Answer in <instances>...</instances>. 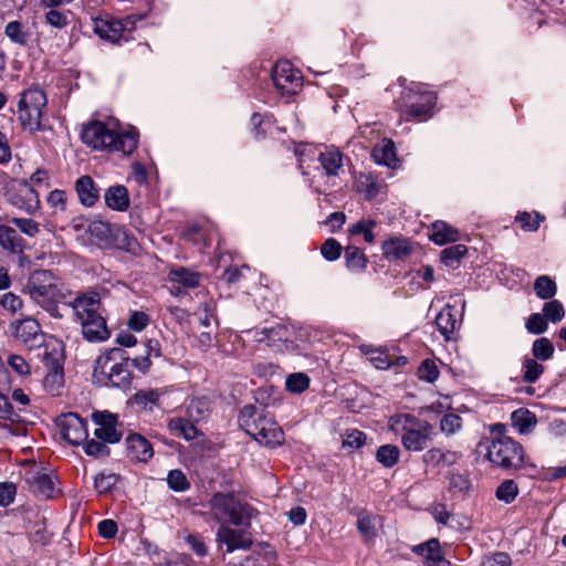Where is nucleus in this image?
<instances>
[{
	"instance_id": "obj_23",
	"label": "nucleus",
	"mask_w": 566,
	"mask_h": 566,
	"mask_svg": "<svg viewBox=\"0 0 566 566\" xmlns=\"http://www.w3.org/2000/svg\"><path fill=\"white\" fill-rule=\"evenodd\" d=\"M382 254L388 261L405 260L412 253L408 239L392 238L382 243Z\"/></svg>"
},
{
	"instance_id": "obj_20",
	"label": "nucleus",
	"mask_w": 566,
	"mask_h": 566,
	"mask_svg": "<svg viewBox=\"0 0 566 566\" xmlns=\"http://www.w3.org/2000/svg\"><path fill=\"white\" fill-rule=\"evenodd\" d=\"M0 247L10 255H22L27 244L14 228L0 224Z\"/></svg>"
},
{
	"instance_id": "obj_43",
	"label": "nucleus",
	"mask_w": 566,
	"mask_h": 566,
	"mask_svg": "<svg viewBox=\"0 0 566 566\" xmlns=\"http://www.w3.org/2000/svg\"><path fill=\"white\" fill-rule=\"evenodd\" d=\"M43 384L45 389L53 396L59 395V390L62 388L64 384V373L63 369H48V373L43 379Z\"/></svg>"
},
{
	"instance_id": "obj_11",
	"label": "nucleus",
	"mask_w": 566,
	"mask_h": 566,
	"mask_svg": "<svg viewBox=\"0 0 566 566\" xmlns=\"http://www.w3.org/2000/svg\"><path fill=\"white\" fill-rule=\"evenodd\" d=\"M422 84H412L409 93L418 95L416 102H411L408 106V115L417 120H426L433 115V107L437 102V95L430 91H422Z\"/></svg>"
},
{
	"instance_id": "obj_36",
	"label": "nucleus",
	"mask_w": 566,
	"mask_h": 566,
	"mask_svg": "<svg viewBox=\"0 0 566 566\" xmlns=\"http://www.w3.org/2000/svg\"><path fill=\"white\" fill-rule=\"evenodd\" d=\"M400 458V450L395 444H382L376 451V460L385 468H392Z\"/></svg>"
},
{
	"instance_id": "obj_39",
	"label": "nucleus",
	"mask_w": 566,
	"mask_h": 566,
	"mask_svg": "<svg viewBox=\"0 0 566 566\" xmlns=\"http://www.w3.org/2000/svg\"><path fill=\"white\" fill-rule=\"evenodd\" d=\"M554 345L551 339L546 337L537 338L532 345V355L536 360H548L554 356Z\"/></svg>"
},
{
	"instance_id": "obj_10",
	"label": "nucleus",
	"mask_w": 566,
	"mask_h": 566,
	"mask_svg": "<svg viewBox=\"0 0 566 566\" xmlns=\"http://www.w3.org/2000/svg\"><path fill=\"white\" fill-rule=\"evenodd\" d=\"M61 436L72 446L82 444L88 437L87 423L77 413L69 412L56 419Z\"/></svg>"
},
{
	"instance_id": "obj_18",
	"label": "nucleus",
	"mask_w": 566,
	"mask_h": 566,
	"mask_svg": "<svg viewBox=\"0 0 566 566\" xmlns=\"http://www.w3.org/2000/svg\"><path fill=\"white\" fill-rule=\"evenodd\" d=\"M125 443L127 449V457L132 461L146 463L154 455L151 443L139 433L128 434Z\"/></svg>"
},
{
	"instance_id": "obj_31",
	"label": "nucleus",
	"mask_w": 566,
	"mask_h": 566,
	"mask_svg": "<svg viewBox=\"0 0 566 566\" xmlns=\"http://www.w3.org/2000/svg\"><path fill=\"white\" fill-rule=\"evenodd\" d=\"M318 160L327 176H337L343 167V154L338 149L321 153Z\"/></svg>"
},
{
	"instance_id": "obj_40",
	"label": "nucleus",
	"mask_w": 566,
	"mask_h": 566,
	"mask_svg": "<svg viewBox=\"0 0 566 566\" xmlns=\"http://www.w3.org/2000/svg\"><path fill=\"white\" fill-rule=\"evenodd\" d=\"M542 314L547 322L559 323L565 316L563 304L558 300H551L544 303Z\"/></svg>"
},
{
	"instance_id": "obj_19",
	"label": "nucleus",
	"mask_w": 566,
	"mask_h": 566,
	"mask_svg": "<svg viewBox=\"0 0 566 566\" xmlns=\"http://www.w3.org/2000/svg\"><path fill=\"white\" fill-rule=\"evenodd\" d=\"M262 423L263 424L258 428L259 432L253 433L252 438L260 444L269 448L281 446L284 442V432L275 419L270 416L268 420H264Z\"/></svg>"
},
{
	"instance_id": "obj_46",
	"label": "nucleus",
	"mask_w": 566,
	"mask_h": 566,
	"mask_svg": "<svg viewBox=\"0 0 566 566\" xmlns=\"http://www.w3.org/2000/svg\"><path fill=\"white\" fill-rule=\"evenodd\" d=\"M518 494L517 484L513 480L503 481L496 489L495 496L506 504L512 503Z\"/></svg>"
},
{
	"instance_id": "obj_33",
	"label": "nucleus",
	"mask_w": 566,
	"mask_h": 566,
	"mask_svg": "<svg viewBox=\"0 0 566 566\" xmlns=\"http://www.w3.org/2000/svg\"><path fill=\"white\" fill-rule=\"evenodd\" d=\"M63 361H64V355H63V348L60 344H45L44 345V352H43V363L46 367V369H63Z\"/></svg>"
},
{
	"instance_id": "obj_8",
	"label": "nucleus",
	"mask_w": 566,
	"mask_h": 566,
	"mask_svg": "<svg viewBox=\"0 0 566 566\" xmlns=\"http://www.w3.org/2000/svg\"><path fill=\"white\" fill-rule=\"evenodd\" d=\"M272 81L282 95H294L302 86L301 72L287 60L279 61L272 70Z\"/></svg>"
},
{
	"instance_id": "obj_61",
	"label": "nucleus",
	"mask_w": 566,
	"mask_h": 566,
	"mask_svg": "<svg viewBox=\"0 0 566 566\" xmlns=\"http://www.w3.org/2000/svg\"><path fill=\"white\" fill-rule=\"evenodd\" d=\"M370 361L378 369H388L392 366V360L390 359V356L387 350H371Z\"/></svg>"
},
{
	"instance_id": "obj_64",
	"label": "nucleus",
	"mask_w": 566,
	"mask_h": 566,
	"mask_svg": "<svg viewBox=\"0 0 566 566\" xmlns=\"http://www.w3.org/2000/svg\"><path fill=\"white\" fill-rule=\"evenodd\" d=\"M262 334L264 337L260 338V340L268 339L269 342H276L287 339V328L281 324L270 328H264Z\"/></svg>"
},
{
	"instance_id": "obj_37",
	"label": "nucleus",
	"mask_w": 566,
	"mask_h": 566,
	"mask_svg": "<svg viewBox=\"0 0 566 566\" xmlns=\"http://www.w3.org/2000/svg\"><path fill=\"white\" fill-rule=\"evenodd\" d=\"M534 291L538 298L551 300L557 292L556 283L547 275H539L534 282Z\"/></svg>"
},
{
	"instance_id": "obj_50",
	"label": "nucleus",
	"mask_w": 566,
	"mask_h": 566,
	"mask_svg": "<svg viewBox=\"0 0 566 566\" xmlns=\"http://www.w3.org/2000/svg\"><path fill=\"white\" fill-rule=\"evenodd\" d=\"M525 328L530 334L541 335L547 331L548 322L542 313H533L526 319Z\"/></svg>"
},
{
	"instance_id": "obj_62",
	"label": "nucleus",
	"mask_w": 566,
	"mask_h": 566,
	"mask_svg": "<svg viewBox=\"0 0 566 566\" xmlns=\"http://www.w3.org/2000/svg\"><path fill=\"white\" fill-rule=\"evenodd\" d=\"M366 441V434L357 429L348 430L343 440L345 447L358 449L364 446Z\"/></svg>"
},
{
	"instance_id": "obj_25",
	"label": "nucleus",
	"mask_w": 566,
	"mask_h": 566,
	"mask_svg": "<svg viewBox=\"0 0 566 566\" xmlns=\"http://www.w3.org/2000/svg\"><path fill=\"white\" fill-rule=\"evenodd\" d=\"M104 200L112 210L126 211L129 207L128 190L123 185L111 186L104 193Z\"/></svg>"
},
{
	"instance_id": "obj_12",
	"label": "nucleus",
	"mask_w": 566,
	"mask_h": 566,
	"mask_svg": "<svg viewBox=\"0 0 566 566\" xmlns=\"http://www.w3.org/2000/svg\"><path fill=\"white\" fill-rule=\"evenodd\" d=\"M92 420L97 426L94 436L103 442L117 443L122 439V432L117 431L116 427L118 418L115 413L107 410L94 411Z\"/></svg>"
},
{
	"instance_id": "obj_9",
	"label": "nucleus",
	"mask_w": 566,
	"mask_h": 566,
	"mask_svg": "<svg viewBox=\"0 0 566 566\" xmlns=\"http://www.w3.org/2000/svg\"><path fill=\"white\" fill-rule=\"evenodd\" d=\"M8 202L14 208L33 214L40 208L36 190L28 180H20L7 192Z\"/></svg>"
},
{
	"instance_id": "obj_58",
	"label": "nucleus",
	"mask_w": 566,
	"mask_h": 566,
	"mask_svg": "<svg viewBox=\"0 0 566 566\" xmlns=\"http://www.w3.org/2000/svg\"><path fill=\"white\" fill-rule=\"evenodd\" d=\"M45 21L56 29H63L69 24L67 14L53 8L45 13Z\"/></svg>"
},
{
	"instance_id": "obj_34",
	"label": "nucleus",
	"mask_w": 566,
	"mask_h": 566,
	"mask_svg": "<svg viewBox=\"0 0 566 566\" xmlns=\"http://www.w3.org/2000/svg\"><path fill=\"white\" fill-rule=\"evenodd\" d=\"M211 412V403L207 397L195 398L187 407V415L193 422L206 419Z\"/></svg>"
},
{
	"instance_id": "obj_56",
	"label": "nucleus",
	"mask_w": 566,
	"mask_h": 566,
	"mask_svg": "<svg viewBox=\"0 0 566 566\" xmlns=\"http://www.w3.org/2000/svg\"><path fill=\"white\" fill-rule=\"evenodd\" d=\"M439 376V369L434 361L430 359H426L421 363L418 369V377L421 380H426L427 382H433L437 380Z\"/></svg>"
},
{
	"instance_id": "obj_26",
	"label": "nucleus",
	"mask_w": 566,
	"mask_h": 566,
	"mask_svg": "<svg viewBox=\"0 0 566 566\" xmlns=\"http://www.w3.org/2000/svg\"><path fill=\"white\" fill-rule=\"evenodd\" d=\"M4 34L10 41L21 48H27L32 39V32L21 21H10L4 28Z\"/></svg>"
},
{
	"instance_id": "obj_47",
	"label": "nucleus",
	"mask_w": 566,
	"mask_h": 566,
	"mask_svg": "<svg viewBox=\"0 0 566 566\" xmlns=\"http://www.w3.org/2000/svg\"><path fill=\"white\" fill-rule=\"evenodd\" d=\"M468 252V248L464 244H455L448 247L441 251V262L447 266H452L454 262H458Z\"/></svg>"
},
{
	"instance_id": "obj_17",
	"label": "nucleus",
	"mask_w": 566,
	"mask_h": 566,
	"mask_svg": "<svg viewBox=\"0 0 566 566\" xmlns=\"http://www.w3.org/2000/svg\"><path fill=\"white\" fill-rule=\"evenodd\" d=\"M15 337L23 342L29 348L41 347L44 343V335L39 323L33 318H25L15 326Z\"/></svg>"
},
{
	"instance_id": "obj_54",
	"label": "nucleus",
	"mask_w": 566,
	"mask_h": 566,
	"mask_svg": "<svg viewBox=\"0 0 566 566\" xmlns=\"http://www.w3.org/2000/svg\"><path fill=\"white\" fill-rule=\"evenodd\" d=\"M10 222L13 223L19 230L28 237H35L40 232V224L30 218H11Z\"/></svg>"
},
{
	"instance_id": "obj_60",
	"label": "nucleus",
	"mask_w": 566,
	"mask_h": 566,
	"mask_svg": "<svg viewBox=\"0 0 566 566\" xmlns=\"http://www.w3.org/2000/svg\"><path fill=\"white\" fill-rule=\"evenodd\" d=\"M0 305L11 313H17L22 308L23 302L20 296L12 292H8L1 296Z\"/></svg>"
},
{
	"instance_id": "obj_29",
	"label": "nucleus",
	"mask_w": 566,
	"mask_h": 566,
	"mask_svg": "<svg viewBox=\"0 0 566 566\" xmlns=\"http://www.w3.org/2000/svg\"><path fill=\"white\" fill-rule=\"evenodd\" d=\"M436 325L438 331L444 336L447 340H449L457 327V319L454 317L452 306L447 305L439 312L436 317Z\"/></svg>"
},
{
	"instance_id": "obj_28",
	"label": "nucleus",
	"mask_w": 566,
	"mask_h": 566,
	"mask_svg": "<svg viewBox=\"0 0 566 566\" xmlns=\"http://www.w3.org/2000/svg\"><path fill=\"white\" fill-rule=\"evenodd\" d=\"M346 268L354 273H363L367 269L368 259L363 250L355 245H347L344 249Z\"/></svg>"
},
{
	"instance_id": "obj_32",
	"label": "nucleus",
	"mask_w": 566,
	"mask_h": 566,
	"mask_svg": "<svg viewBox=\"0 0 566 566\" xmlns=\"http://www.w3.org/2000/svg\"><path fill=\"white\" fill-rule=\"evenodd\" d=\"M201 274L186 268L172 269L169 272V280L187 289L199 286Z\"/></svg>"
},
{
	"instance_id": "obj_44",
	"label": "nucleus",
	"mask_w": 566,
	"mask_h": 566,
	"mask_svg": "<svg viewBox=\"0 0 566 566\" xmlns=\"http://www.w3.org/2000/svg\"><path fill=\"white\" fill-rule=\"evenodd\" d=\"M357 528L365 541H370L376 536V528L373 517L366 511H361L357 515Z\"/></svg>"
},
{
	"instance_id": "obj_2",
	"label": "nucleus",
	"mask_w": 566,
	"mask_h": 566,
	"mask_svg": "<svg viewBox=\"0 0 566 566\" xmlns=\"http://www.w3.org/2000/svg\"><path fill=\"white\" fill-rule=\"evenodd\" d=\"M82 142L95 150L120 151L130 155L137 147L138 133L129 130L118 133L107 127L103 122L94 120L84 126Z\"/></svg>"
},
{
	"instance_id": "obj_27",
	"label": "nucleus",
	"mask_w": 566,
	"mask_h": 566,
	"mask_svg": "<svg viewBox=\"0 0 566 566\" xmlns=\"http://www.w3.org/2000/svg\"><path fill=\"white\" fill-rule=\"evenodd\" d=\"M429 239L436 244L443 245L459 240V231L444 221H436L431 226Z\"/></svg>"
},
{
	"instance_id": "obj_1",
	"label": "nucleus",
	"mask_w": 566,
	"mask_h": 566,
	"mask_svg": "<svg viewBox=\"0 0 566 566\" xmlns=\"http://www.w3.org/2000/svg\"><path fill=\"white\" fill-rule=\"evenodd\" d=\"M25 291L36 304L55 318L63 317L59 310L60 303L71 305L73 302L69 301L71 291L57 282L49 270L33 272L27 282Z\"/></svg>"
},
{
	"instance_id": "obj_22",
	"label": "nucleus",
	"mask_w": 566,
	"mask_h": 566,
	"mask_svg": "<svg viewBox=\"0 0 566 566\" xmlns=\"http://www.w3.org/2000/svg\"><path fill=\"white\" fill-rule=\"evenodd\" d=\"M163 392L159 389L146 388L136 391L129 399V403L136 407L137 411L151 412L159 407Z\"/></svg>"
},
{
	"instance_id": "obj_13",
	"label": "nucleus",
	"mask_w": 566,
	"mask_h": 566,
	"mask_svg": "<svg viewBox=\"0 0 566 566\" xmlns=\"http://www.w3.org/2000/svg\"><path fill=\"white\" fill-rule=\"evenodd\" d=\"M432 426L423 421L419 423L418 428H402L401 444L405 450L410 452L423 451L431 441Z\"/></svg>"
},
{
	"instance_id": "obj_63",
	"label": "nucleus",
	"mask_w": 566,
	"mask_h": 566,
	"mask_svg": "<svg viewBox=\"0 0 566 566\" xmlns=\"http://www.w3.org/2000/svg\"><path fill=\"white\" fill-rule=\"evenodd\" d=\"M149 324V317L142 311H135L130 314L127 322L128 327L135 332H142Z\"/></svg>"
},
{
	"instance_id": "obj_53",
	"label": "nucleus",
	"mask_w": 566,
	"mask_h": 566,
	"mask_svg": "<svg viewBox=\"0 0 566 566\" xmlns=\"http://www.w3.org/2000/svg\"><path fill=\"white\" fill-rule=\"evenodd\" d=\"M462 427V418L455 413H447L440 420V430L447 436L454 434Z\"/></svg>"
},
{
	"instance_id": "obj_3",
	"label": "nucleus",
	"mask_w": 566,
	"mask_h": 566,
	"mask_svg": "<svg viewBox=\"0 0 566 566\" xmlns=\"http://www.w3.org/2000/svg\"><path fill=\"white\" fill-rule=\"evenodd\" d=\"M75 315L81 321L82 333L88 342H104L109 338L106 319L102 315V302L97 292L78 295L71 303Z\"/></svg>"
},
{
	"instance_id": "obj_51",
	"label": "nucleus",
	"mask_w": 566,
	"mask_h": 566,
	"mask_svg": "<svg viewBox=\"0 0 566 566\" xmlns=\"http://www.w3.org/2000/svg\"><path fill=\"white\" fill-rule=\"evenodd\" d=\"M376 226L374 220H360L353 224L349 229V233L352 235L363 234L364 240L367 243H373L375 240L373 228Z\"/></svg>"
},
{
	"instance_id": "obj_7",
	"label": "nucleus",
	"mask_w": 566,
	"mask_h": 566,
	"mask_svg": "<svg viewBox=\"0 0 566 566\" xmlns=\"http://www.w3.org/2000/svg\"><path fill=\"white\" fill-rule=\"evenodd\" d=\"M48 103L45 93L39 87H30L20 94L18 119L25 130L41 129L42 111Z\"/></svg>"
},
{
	"instance_id": "obj_45",
	"label": "nucleus",
	"mask_w": 566,
	"mask_h": 566,
	"mask_svg": "<svg viewBox=\"0 0 566 566\" xmlns=\"http://www.w3.org/2000/svg\"><path fill=\"white\" fill-rule=\"evenodd\" d=\"M412 552L432 560L441 555L440 543L437 538H430L423 544L413 546Z\"/></svg>"
},
{
	"instance_id": "obj_55",
	"label": "nucleus",
	"mask_w": 566,
	"mask_h": 566,
	"mask_svg": "<svg viewBox=\"0 0 566 566\" xmlns=\"http://www.w3.org/2000/svg\"><path fill=\"white\" fill-rule=\"evenodd\" d=\"M515 220L521 224V228L524 231L533 232L538 230L543 217H541L539 213L532 216L528 212H520Z\"/></svg>"
},
{
	"instance_id": "obj_49",
	"label": "nucleus",
	"mask_w": 566,
	"mask_h": 566,
	"mask_svg": "<svg viewBox=\"0 0 566 566\" xmlns=\"http://www.w3.org/2000/svg\"><path fill=\"white\" fill-rule=\"evenodd\" d=\"M107 442H103L102 440H85L83 444L84 452L88 457L93 458H99V457H108L109 455V448L106 446Z\"/></svg>"
},
{
	"instance_id": "obj_21",
	"label": "nucleus",
	"mask_w": 566,
	"mask_h": 566,
	"mask_svg": "<svg viewBox=\"0 0 566 566\" xmlns=\"http://www.w3.org/2000/svg\"><path fill=\"white\" fill-rule=\"evenodd\" d=\"M75 190L80 202L85 207H93L99 199V189L88 175H83L75 181Z\"/></svg>"
},
{
	"instance_id": "obj_59",
	"label": "nucleus",
	"mask_w": 566,
	"mask_h": 566,
	"mask_svg": "<svg viewBox=\"0 0 566 566\" xmlns=\"http://www.w3.org/2000/svg\"><path fill=\"white\" fill-rule=\"evenodd\" d=\"M17 494V486L12 482L0 483V506H9L13 503Z\"/></svg>"
},
{
	"instance_id": "obj_52",
	"label": "nucleus",
	"mask_w": 566,
	"mask_h": 566,
	"mask_svg": "<svg viewBox=\"0 0 566 566\" xmlns=\"http://www.w3.org/2000/svg\"><path fill=\"white\" fill-rule=\"evenodd\" d=\"M343 251L340 243L334 239L328 238L321 247V253L326 261L333 262L339 259Z\"/></svg>"
},
{
	"instance_id": "obj_4",
	"label": "nucleus",
	"mask_w": 566,
	"mask_h": 566,
	"mask_svg": "<svg viewBox=\"0 0 566 566\" xmlns=\"http://www.w3.org/2000/svg\"><path fill=\"white\" fill-rule=\"evenodd\" d=\"M127 353L118 347L105 350L95 360L93 378L101 386L126 388L130 385L132 374L127 366Z\"/></svg>"
},
{
	"instance_id": "obj_48",
	"label": "nucleus",
	"mask_w": 566,
	"mask_h": 566,
	"mask_svg": "<svg viewBox=\"0 0 566 566\" xmlns=\"http://www.w3.org/2000/svg\"><path fill=\"white\" fill-rule=\"evenodd\" d=\"M167 484L175 492H185L190 488V483L181 470L169 471Z\"/></svg>"
},
{
	"instance_id": "obj_6",
	"label": "nucleus",
	"mask_w": 566,
	"mask_h": 566,
	"mask_svg": "<svg viewBox=\"0 0 566 566\" xmlns=\"http://www.w3.org/2000/svg\"><path fill=\"white\" fill-rule=\"evenodd\" d=\"M486 458L503 470H518L524 464V449L510 437L494 438L488 447Z\"/></svg>"
},
{
	"instance_id": "obj_15",
	"label": "nucleus",
	"mask_w": 566,
	"mask_h": 566,
	"mask_svg": "<svg viewBox=\"0 0 566 566\" xmlns=\"http://www.w3.org/2000/svg\"><path fill=\"white\" fill-rule=\"evenodd\" d=\"M218 544H224L227 552L232 553L235 549H249L253 541L247 537L243 530H234L227 524H222L217 532Z\"/></svg>"
},
{
	"instance_id": "obj_30",
	"label": "nucleus",
	"mask_w": 566,
	"mask_h": 566,
	"mask_svg": "<svg viewBox=\"0 0 566 566\" xmlns=\"http://www.w3.org/2000/svg\"><path fill=\"white\" fill-rule=\"evenodd\" d=\"M512 426L518 430L520 433L530 432L537 423V419L533 412L526 408H520L511 415Z\"/></svg>"
},
{
	"instance_id": "obj_24",
	"label": "nucleus",
	"mask_w": 566,
	"mask_h": 566,
	"mask_svg": "<svg viewBox=\"0 0 566 566\" xmlns=\"http://www.w3.org/2000/svg\"><path fill=\"white\" fill-rule=\"evenodd\" d=\"M31 491L40 499H52L55 492L54 479L48 473L36 472L28 478Z\"/></svg>"
},
{
	"instance_id": "obj_42",
	"label": "nucleus",
	"mask_w": 566,
	"mask_h": 566,
	"mask_svg": "<svg viewBox=\"0 0 566 566\" xmlns=\"http://www.w3.org/2000/svg\"><path fill=\"white\" fill-rule=\"evenodd\" d=\"M310 386V377L304 373H294L287 376L285 388L289 392L301 394Z\"/></svg>"
},
{
	"instance_id": "obj_38",
	"label": "nucleus",
	"mask_w": 566,
	"mask_h": 566,
	"mask_svg": "<svg viewBox=\"0 0 566 566\" xmlns=\"http://www.w3.org/2000/svg\"><path fill=\"white\" fill-rule=\"evenodd\" d=\"M522 367L524 370L522 379L526 384L536 382L545 370L543 364L534 358H525L523 360Z\"/></svg>"
},
{
	"instance_id": "obj_16",
	"label": "nucleus",
	"mask_w": 566,
	"mask_h": 566,
	"mask_svg": "<svg viewBox=\"0 0 566 566\" xmlns=\"http://www.w3.org/2000/svg\"><path fill=\"white\" fill-rule=\"evenodd\" d=\"M92 21L94 32L101 39L113 43L117 42L125 31L123 21L111 15L93 17Z\"/></svg>"
},
{
	"instance_id": "obj_14",
	"label": "nucleus",
	"mask_w": 566,
	"mask_h": 566,
	"mask_svg": "<svg viewBox=\"0 0 566 566\" xmlns=\"http://www.w3.org/2000/svg\"><path fill=\"white\" fill-rule=\"evenodd\" d=\"M270 417L269 412L264 407H256L254 405H245L239 412L238 423L242 430H244L249 436H253V433L259 432V427H261L264 420H268Z\"/></svg>"
},
{
	"instance_id": "obj_35",
	"label": "nucleus",
	"mask_w": 566,
	"mask_h": 566,
	"mask_svg": "<svg viewBox=\"0 0 566 566\" xmlns=\"http://www.w3.org/2000/svg\"><path fill=\"white\" fill-rule=\"evenodd\" d=\"M168 428L177 436L184 437L186 440H192L197 437L198 430L191 420L181 417L171 418L168 421Z\"/></svg>"
},
{
	"instance_id": "obj_41",
	"label": "nucleus",
	"mask_w": 566,
	"mask_h": 566,
	"mask_svg": "<svg viewBox=\"0 0 566 566\" xmlns=\"http://www.w3.org/2000/svg\"><path fill=\"white\" fill-rule=\"evenodd\" d=\"M118 480L119 476L115 473L105 474L101 472L94 478V489L98 494H107L112 492Z\"/></svg>"
},
{
	"instance_id": "obj_57",
	"label": "nucleus",
	"mask_w": 566,
	"mask_h": 566,
	"mask_svg": "<svg viewBox=\"0 0 566 566\" xmlns=\"http://www.w3.org/2000/svg\"><path fill=\"white\" fill-rule=\"evenodd\" d=\"M512 559L507 553L496 552L484 556L480 566H511Z\"/></svg>"
},
{
	"instance_id": "obj_5",
	"label": "nucleus",
	"mask_w": 566,
	"mask_h": 566,
	"mask_svg": "<svg viewBox=\"0 0 566 566\" xmlns=\"http://www.w3.org/2000/svg\"><path fill=\"white\" fill-rule=\"evenodd\" d=\"M208 504L216 520L228 518L231 524L244 530L251 526V520L258 514L253 506L241 501L232 492H216Z\"/></svg>"
}]
</instances>
